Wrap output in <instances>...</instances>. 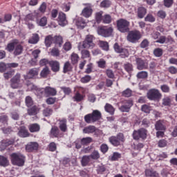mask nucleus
<instances>
[{
    "label": "nucleus",
    "mask_w": 177,
    "mask_h": 177,
    "mask_svg": "<svg viewBox=\"0 0 177 177\" xmlns=\"http://www.w3.org/2000/svg\"><path fill=\"white\" fill-rule=\"evenodd\" d=\"M138 70H147L149 68V64L146 61L142 59V58H136V59Z\"/></svg>",
    "instance_id": "nucleus-16"
},
{
    "label": "nucleus",
    "mask_w": 177,
    "mask_h": 177,
    "mask_svg": "<svg viewBox=\"0 0 177 177\" xmlns=\"http://www.w3.org/2000/svg\"><path fill=\"white\" fill-rule=\"evenodd\" d=\"M49 74H50V70L49 69V67L46 66L41 70L40 77L41 78H48Z\"/></svg>",
    "instance_id": "nucleus-33"
},
{
    "label": "nucleus",
    "mask_w": 177,
    "mask_h": 177,
    "mask_svg": "<svg viewBox=\"0 0 177 177\" xmlns=\"http://www.w3.org/2000/svg\"><path fill=\"white\" fill-rule=\"evenodd\" d=\"M141 111H142V113H145V114H150L151 107L150 105L145 104L141 106Z\"/></svg>",
    "instance_id": "nucleus-47"
},
{
    "label": "nucleus",
    "mask_w": 177,
    "mask_h": 177,
    "mask_svg": "<svg viewBox=\"0 0 177 177\" xmlns=\"http://www.w3.org/2000/svg\"><path fill=\"white\" fill-rule=\"evenodd\" d=\"M122 96H124V97H131V96H132V90L127 88L122 91Z\"/></svg>",
    "instance_id": "nucleus-60"
},
{
    "label": "nucleus",
    "mask_w": 177,
    "mask_h": 177,
    "mask_svg": "<svg viewBox=\"0 0 177 177\" xmlns=\"http://www.w3.org/2000/svg\"><path fill=\"white\" fill-rule=\"evenodd\" d=\"M21 76L20 73H17L11 80H10V86L13 89H17L21 86Z\"/></svg>",
    "instance_id": "nucleus-12"
},
{
    "label": "nucleus",
    "mask_w": 177,
    "mask_h": 177,
    "mask_svg": "<svg viewBox=\"0 0 177 177\" xmlns=\"http://www.w3.org/2000/svg\"><path fill=\"white\" fill-rule=\"evenodd\" d=\"M100 48H102L103 50L107 52L109 49V42L100 40L98 42Z\"/></svg>",
    "instance_id": "nucleus-39"
},
{
    "label": "nucleus",
    "mask_w": 177,
    "mask_h": 177,
    "mask_svg": "<svg viewBox=\"0 0 177 177\" xmlns=\"http://www.w3.org/2000/svg\"><path fill=\"white\" fill-rule=\"evenodd\" d=\"M84 92H85V89H84V88L82 87L79 88V91H77L75 93L74 96L73 97V102H76L77 103H80V102H82V100L85 99V95L82 94V93H84Z\"/></svg>",
    "instance_id": "nucleus-14"
},
{
    "label": "nucleus",
    "mask_w": 177,
    "mask_h": 177,
    "mask_svg": "<svg viewBox=\"0 0 177 177\" xmlns=\"http://www.w3.org/2000/svg\"><path fill=\"white\" fill-rule=\"evenodd\" d=\"M97 174L102 175L103 174V172H106V167H104V165H98L97 167Z\"/></svg>",
    "instance_id": "nucleus-61"
},
{
    "label": "nucleus",
    "mask_w": 177,
    "mask_h": 177,
    "mask_svg": "<svg viewBox=\"0 0 177 177\" xmlns=\"http://www.w3.org/2000/svg\"><path fill=\"white\" fill-rule=\"evenodd\" d=\"M73 70V66H71V64L70 62H65L64 67H63V73L66 74V73H68Z\"/></svg>",
    "instance_id": "nucleus-40"
},
{
    "label": "nucleus",
    "mask_w": 177,
    "mask_h": 177,
    "mask_svg": "<svg viewBox=\"0 0 177 177\" xmlns=\"http://www.w3.org/2000/svg\"><path fill=\"white\" fill-rule=\"evenodd\" d=\"M25 103L26 106H27L28 107H31L34 106V100H32V97H31V96L30 95L26 97Z\"/></svg>",
    "instance_id": "nucleus-49"
},
{
    "label": "nucleus",
    "mask_w": 177,
    "mask_h": 177,
    "mask_svg": "<svg viewBox=\"0 0 177 177\" xmlns=\"http://www.w3.org/2000/svg\"><path fill=\"white\" fill-rule=\"evenodd\" d=\"M149 100H153L154 102H159V100L162 97V94L157 88H152L149 90L147 94Z\"/></svg>",
    "instance_id": "nucleus-8"
},
{
    "label": "nucleus",
    "mask_w": 177,
    "mask_h": 177,
    "mask_svg": "<svg viewBox=\"0 0 177 177\" xmlns=\"http://www.w3.org/2000/svg\"><path fill=\"white\" fill-rule=\"evenodd\" d=\"M15 144V139H6L1 141L2 147H8V146H12V145Z\"/></svg>",
    "instance_id": "nucleus-32"
},
{
    "label": "nucleus",
    "mask_w": 177,
    "mask_h": 177,
    "mask_svg": "<svg viewBox=\"0 0 177 177\" xmlns=\"http://www.w3.org/2000/svg\"><path fill=\"white\" fill-rule=\"evenodd\" d=\"M82 167H86L91 162V156H84L82 158Z\"/></svg>",
    "instance_id": "nucleus-43"
},
{
    "label": "nucleus",
    "mask_w": 177,
    "mask_h": 177,
    "mask_svg": "<svg viewBox=\"0 0 177 177\" xmlns=\"http://www.w3.org/2000/svg\"><path fill=\"white\" fill-rule=\"evenodd\" d=\"M100 8H110L111 6V1L110 0H104L100 4Z\"/></svg>",
    "instance_id": "nucleus-55"
},
{
    "label": "nucleus",
    "mask_w": 177,
    "mask_h": 177,
    "mask_svg": "<svg viewBox=\"0 0 177 177\" xmlns=\"http://www.w3.org/2000/svg\"><path fill=\"white\" fill-rule=\"evenodd\" d=\"M124 70L129 73H132L133 71V65H132V64L131 63L124 64Z\"/></svg>",
    "instance_id": "nucleus-58"
},
{
    "label": "nucleus",
    "mask_w": 177,
    "mask_h": 177,
    "mask_svg": "<svg viewBox=\"0 0 177 177\" xmlns=\"http://www.w3.org/2000/svg\"><path fill=\"white\" fill-rule=\"evenodd\" d=\"M121 157V153L118 152H113L112 156L109 157V160L110 161H118Z\"/></svg>",
    "instance_id": "nucleus-45"
},
{
    "label": "nucleus",
    "mask_w": 177,
    "mask_h": 177,
    "mask_svg": "<svg viewBox=\"0 0 177 177\" xmlns=\"http://www.w3.org/2000/svg\"><path fill=\"white\" fill-rule=\"evenodd\" d=\"M39 41V35L37 33L33 34L31 38L29 39L28 40L29 44H38Z\"/></svg>",
    "instance_id": "nucleus-37"
},
{
    "label": "nucleus",
    "mask_w": 177,
    "mask_h": 177,
    "mask_svg": "<svg viewBox=\"0 0 177 177\" xmlns=\"http://www.w3.org/2000/svg\"><path fill=\"white\" fill-rule=\"evenodd\" d=\"M130 26L131 22H129L128 20L125 19L121 18L116 21V27L118 31L123 34L129 32V30H131L129 28Z\"/></svg>",
    "instance_id": "nucleus-4"
},
{
    "label": "nucleus",
    "mask_w": 177,
    "mask_h": 177,
    "mask_svg": "<svg viewBox=\"0 0 177 177\" xmlns=\"http://www.w3.org/2000/svg\"><path fill=\"white\" fill-rule=\"evenodd\" d=\"M145 176L147 177H160V175L157 171H154L153 169H147L145 171Z\"/></svg>",
    "instance_id": "nucleus-29"
},
{
    "label": "nucleus",
    "mask_w": 177,
    "mask_h": 177,
    "mask_svg": "<svg viewBox=\"0 0 177 177\" xmlns=\"http://www.w3.org/2000/svg\"><path fill=\"white\" fill-rule=\"evenodd\" d=\"M51 138H59L60 136V129L57 126H54L51 128L50 131Z\"/></svg>",
    "instance_id": "nucleus-27"
},
{
    "label": "nucleus",
    "mask_w": 177,
    "mask_h": 177,
    "mask_svg": "<svg viewBox=\"0 0 177 177\" xmlns=\"http://www.w3.org/2000/svg\"><path fill=\"white\" fill-rule=\"evenodd\" d=\"M132 106H133V101L132 100H124L122 101V105L120 106L119 110L122 113H129Z\"/></svg>",
    "instance_id": "nucleus-9"
},
{
    "label": "nucleus",
    "mask_w": 177,
    "mask_h": 177,
    "mask_svg": "<svg viewBox=\"0 0 177 177\" xmlns=\"http://www.w3.org/2000/svg\"><path fill=\"white\" fill-rule=\"evenodd\" d=\"M133 139L134 140H146L147 138V130L146 129H139L134 130L132 133Z\"/></svg>",
    "instance_id": "nucleus-7"
},
{
    "label": "nucleus",
    "mask_w": 177,
    "mask_h": 177,
    "mask_svg": "<svg viewBox=\"0 0 177 177\" xmlns=\"http://www.w3.org/2000/svg\"><path fill=\"white\" fill-rule=\"evenodd\" d=\"M19 44V40L15 39L12 41L8 43L7 44V46L6 47V50H8V52H10V53H12L13 50H15V48H16V45Z\"/></svg>",
    "instance_id": "nucleus-26"
},
{
    "label": "nucleus",
    "mask_w": 177,
    "mask_h": 177,
    "mask_svg": "<svg viewBox=\"0 0 177 177\" xmlns=\"http://www.w3.org/2000/svg\"><path fill=\"white\" fill-rule=\"evenodd\" d=\"M112 21L113 19L110 15L106 14L102 17V23H104V24H110Z\"/></svg>",
    "instance_id": "nucleus-48"
},
{
    "label": "nucleus",
    "mask_w": 177,
    "mask_h": 177,
    "mask_svg": "<svg viewBox=\"0 0 177 177\" xmlns=\"http://www.w3.org/2000/svg\"><path fill=\"white\" fill-rule=\"evenodd\" d=\"M99 68H106V61L103 59H100L97 62Z\"/></svg>",
    "instance_id": "nucleus-64"
},
{
    "label": "nucleus",
    "mask_w": 177,
    "mask_h": 177,
    "mask_svg": "<svg viewBox=\"0 0 177 177\" xmlns=\"http://www.w3.org/2000/svg\"><path fill=\"white\" fill-rule=\"evenodd\" d=\"M136 77L138 80H146L149 77V73L147 71H140L137 73Z\"/></svg>",
    "instance_id": "nucleus-44"
},
{
    "label": "nucleus",
    "mask_w": 177,
    "mask_h": 177,
    "mask_svg": "<svg viewBox=\"0 0 177 177\" xmlns=\"http://www.w3.org/2000/svg\"><path fill=\"white\" fill-rule=\"evenodd\" d=\"M14 74H15V70H11L6 73H4L3 77L6 80H9V78H12V76H13Z\"/></svg>",
    "instance_id": "nucleus-62"
},
{
    "label": "nucleus",
    "mask_w": 177,
    "mask_h": 177,
    "mask_svg": "<svg viewBox=\"0 0 177 177\" xmlns=\"http://www.w3.org/2000/svg\"><path fill=\"white\" fill-rule=\"evenodd\" d=\"M23 46L21 44H17L15 46V48L14 49V55L15 56H19V55H21L23 53Z\"/></svg>",
    "instance_id": "nucleus-35"
},
{
    "label": "nucleus",
    "mask_w": 177,
    "mask_h": 177,
    "mask_svg": "<svg viewBox=\"0 0 177 177\" xmlns=\"http://www.w3.org/2000/svg\"><path fill=\"white\" fill-rule=\"evenodd\" d=\"M102 119V112L99 110H93L91 113L84 116V121L86 124H93Z\"/></svg>",
    "instance_id": "nucleus-3"
},
{
    "label": "nucleus",
    "mask_w": 177,
    "mask_h": 177,
    "mask_svg": "<svg viewBox=\"0 0 177 177\" xmlns=\"http://www.w3.org/2000/svg\"><path fill=\"white\" fill-rule=\"evenodd\" d=\"M50 67L53 73H59L60 71V62L58 61H50Z\"/></svg>",
    "instance_id": "nucleus-20"
},
{
    "label": "nucleus",
    "mask_w": 177,
    "mask_h": 177,
    "mask_svg": "<svg viewBox=\"0 0 177 177\" xmlns=\"http://www.w3.org/2000/svg\"><path fill=\"white\" fill-rule=\"evenodd\" d=\"M81 143L83 146H88L90 143H92V138L86 137L81 139Z\"/></svg>",
    "instance_id": "nucleus-53"
},
{
    "label": "nucleus",
    "mask_w": 177,
    "mask_h": 177,
    "mask_svg": "<svg viewBox=\"0 0 177 177\" xmlns=\"http://www.w3.org/2000/svg\"><path fill=\"white\" fill-rule=\"evenodd\" d=\"M59 122V129L61 132L66 133L68 131L67 128V119L63 118L58 120Z\"/></svg>",
    "instance_id": "nucleus-17"
},
{
    "label": "nucleus",
    "mask_w": 177,
    "mask_h": 177,
    "mask_svg": "<svg viewBox=\"0 0 177 177\" xmlns=\"http://www.w3.org/2000/svg\"><path fill=\"white\" fill-rule=\"evenodd\" d=\"M113 31H114V29L113 27H101L98 29V34L99 35H102V37H104L105 38H107L109 37H111L113 35Z\"/></svg>",
    "instance_id": "nucleus-11"
},
{
    "label": "nucleus",
    "mask_w": 177,
    "mask_h": 177,
    "mask_svg": "<svg viewBox=\"0 0 177 177\" xmlns=\"http://www.w3.org/2000/svg\"><path fill=\"white\" fill-rule=\"evenodd\" d=\"M96 132V127L93 125H90L88 127H86L83 129V133H93Z\"/></svg>",
    "instance_id": "nucleus-31"
},
{
    "label": "nucleus",
    "mask_w": 177,
    "mask_h": 177,
    "mask_svg": "<svg viewBox=\"0 0 177 177\" xmlns=\"http://www.w3.org/2000/svg\"><path fill=\"white\" fill-rule=\"evenodd\" d=\"M145 21H148V23H154V21H156V17L153 14H147L145 17Z\"/></svg>",
    "instance_id": "nucleus-54"
},
{
    "label": "nucleus",
    "mask_w": 177,
    "mask_h": 177,
    "mask_svg": "<svg viewBox=\"0 0 177 177\" xmlns=\"http://www.w3.org/2000/svg\"><path fill=\"white\" fill-rule=\"evenodd\" d=\"M11 163L17 167H24L26 163V156L21 153H12L10 155Z\"/></svg>",
    "instance_id": "nucleus-1"
},
{
    "label": "nucleus",
    "mask_w": 177,
    "mask_h": 177,
    "mask_svg": "<svg viewBox=\"0 0 177 177\" xmlns=\"http://www.w3.org/2000/svg\"><path fill=\"white\" fill-rule=\"evenodd\" d=\"M90 158L92 160H99L100 158V153L97 150H94L90 155Z\"/></svg>",
    "instance_id": "nucleus-57"
},
{
    "label": "nucleus",
    "mask_w": 177,
    "mask_h": 177,
    "mask_svg": "<svg viewBox=\"0 0 177 177\" xmlns=\"http://www.w3.org/2000/svg\"><path fill=\"white\" fill-rule=\"evenodd\" d=\"M28 130L31 133H35L41 131V126L38 123H32L29 124Z\"/></svg>",
    "instance_id": "nucleus-22"
},
{
    "label": "nucleus",
    "mask_w": 177,
    "mask_h": 177,
    "mask_svg": "<svg viewBox=\"0 0 177 177\" xmlns=\"http://www.w3.org/2000/svg\"><path fill=\"white\" fill-rule=\"evenodd\" d=\"M9 165V160L7 157L3 156H0V167H8Z\"/></svg>",
    "instance_id": "nucleus-34"
},
{
    "label": "nucleus",
    "mask_w": 177,
    "mask_h": 177,
    "mask_svg": "<svg viewBox=\"0 0 177 177\" xmlns=\"http://www.w3.org/2000/svg\"><path fill=\"white\" fill-rule=\"evenodd\" d=\"M119 53H120L119 56L121 59H125L129 57V51L127 48H123Z\"/></svg>",
    "instance_id": "nucleus-51"
},
{
    "label": "nucleus",
    "mask_w": 177,
    "mask_h": 177,
    "mask_svg": "<svg viewBox=\"0 0 177 177\" xmlns=\"http://www.w3.org/2000/svg\"><path fill=\"white\" fill-rule=\"evenodd\" d=\"M104 109H105V111H106V113H109L111 115H113L115 111V109H114V106H113V105L110 104H106Z\"/></svg>",
    "instance_id": "nucleus-38"
},
{
    "label": "nucleus",
    "mask_w": 177,
    "mask_h": 177,
    "mask_svg": "<svg viewBox=\"0 0 177 177\" xmlns=\"http://www.w3.org/2000/svg\"><path fill=\"white\" fill-rule=\"evenodd\" d=\"M18 135L20 138H28L30 136V133L26 127L22 126L19 127Z\"/></svg>",
    "instance_id": "nucleus-23"
},
{
    "label": "nucleus",
    "mask_w": 177,
    "mask_h": 177,
    "mask_svg": "<svg viewBox=\"0 0 177 177\" xmlns=\"http://www.w3.org/2000/svg\"><path fill=\"white\" fill-rule=\"evenodd\" d=\"M127 32V40L131 44H136L142 38V32L138 30H129Z\"/></svg>",
    "instance_id": "nucleus-6"
},
{
    "label": "nucleus",
    "mask_w": 177,
    "mask_h": 177,
    "mask_svg": "<svg viewBox=\"0 0 177 177\" xmlns=\"http://www.w3.org/2000/svg\"><path fill=\"white\" fill-rule=\"evenodd\" d=\"M53 44L58 45V46H62L63 45V37L62 36H55L53 37Z\"/></svg>",
    "instance_id": "nucleus-42"
},
{
    "label": "nucleus",
    "mask_w": 177,
    "mask_h": 177,
    "mask_svg": "<svg viewBox=\"0 0 177 177\" xmlns=\"http://www.w3.org/2000/svg\"><path fill=\"white\" fill-rule=\"evenodd\" d=\"M53 44V37L48 35L45 38V45L47 48L50 47V45Z\"/></svg>",
    "instance_id": "nucleus-50"
},
{
    "label": "nucleus",
    "mask_w": 177,
    "mask_h": 177,
    "mask_svg": "<svg viewBox=\"0 0 177 177\" xmlns=\"http://www.w3.org/2000/svg\"><path fill=\"white\" fill-rule=\"evenodd\" d=\"M28 115H37L38 114V107L33 106L32 108L28 109Z\"/></svg>",
    "instance_id": "nucleus-46"
},
{
    "label": "nucleus",
    "mask_w": 177,
    "mask_h": 177,
    "mask_svg": "<svg viewBox=\"0 0 177 177\" xmlns=\"http://www.w3.org/2000/svg\"><path fill=\"white\" fill-rule=\"evenodd\" d=\"M82 59H88L91 57V52L86 49H84L81 51Z\"/></svg>",
    "instance_id": "nucleus-59"
},
{
    "label": "nucleus",
    "mask_w": 177,
    "mask_h": 177,
    "mask_svg": "<svg viewBox=\"0 0 177 177\" xmlns=\"http://www.w3.org/2000/svg\"><path fill=\"white\" fill-rule=\"evenodd\" d=\"M109 142L113 147L123 146L125 143V136L122 133H118L116 136L109 137Z\"/></svg>",
    "instance_id": "nucleus-2"
},
{
    "label": "nucleus",
    "mask_w": 177,
    "mask_h": 177,
    "mask_svg": "<svg viewBox=\"0 0 177 177\" xmlns=\"http://www.w3.org/2000/svg\"><path fill=\"white\" fill-rule=\"evenodd\" d=\"M71 60L72 62V64H77V63H78V60H80V56H78V54L73 53L71 54Z\"/></svg>",
    "instance_id": "nucleus-52"
},
{
    "label": "nucleus",
    "mask_w": 177,
    "mask_h": 177,
    "mask_svg": "<svg viewBox=\"0 0 177 177\" xmlns=\"http://www.w3.org/2000/svg\"><path fill=\"white\" fill-rule=\"evenodd\" d=\"M39 149V144L37 142H30L26 145V151L28 153H37Z\"/></svg>",
    "instance_id": "nucleus-15"
},
{
    "label": "nucleus",
    "mask_w": 177,
    "mask_h": 177,
    "mask_svg": "<svg viewBox=\"0 0 177 177\" xmlns=\"http://www.w3.org/2000/svg\"><path fill=\"white\" fill-rule=\"evenodd\" d=\"M37 93L38 96L42 97V96H46V97H48V96H56L57 95V91L55 88H52L50 86H46L42 88H38L37 90Z\"/></svg>",
    "instance_id": "nucleus-5"
},
{
    "label": "nucleus",
    "mask_w": 177,
    "mask_h": 177,
    "mask_svg": "<svg viewBox=\"0 0 177 177\" xmlns=\"http://www.w3.org/2000/svg\"><path fill=\"white\" fill-rule=\"evenodd\" d=\"M37 23L40 27H45L46 24H48V19H46V17H44L40 19V20L37 21Z\"/></svg>",
    "instance_id": "nucleus-56"
},
{
    "label": "nucleus",
    "mask_w": 177,
    "mask_h": 177,
    "mask_svg": "<svg viewBox=\"0 0 177 177\" xmlns=\"http://www.w3.org/2000/svg\"><path fill=\"white\" fill-rule=\"evenodd\" d=\"M136 13L138 19H143L147 13V9L142 6L138 7Z\"/></svg>",
    "instance_id": "nucleus-24"
},
{
    "label": "nucleus",
    "mask_w": 177,
    "mask_h": 177,
    "mask_svg": "<svg viewBox=\"0 0 177 177\" xmlns=\"http://www.w3.org/2000/svg\"><path fill=\"white\" fill-rule=\"evenodd\" d=\"M48 147L49 151H56V149H57V146L56 145V143H55V142H50L48 145Z\"/></svg>",
    "instance_id": "nucleus-63"
},
{
    "label": "nucleus",
    "mask_w": 177,
    "mask_h": 177,
    "mask_svg": "<svg viewBox=\"0 0 177 177\" xmlns=\"http://www.w3.org/2000/svg\"><path fill=\"white\" fill-rule=\"evenodd\" d=\"M93 36L91 35H86L84 41L82 43V46L84 49H93L95 48V43H93Z\"/></svg>",
    "instance_id": "nucleus-10"
},
{
    "label": "nucleus",
    "mask_w": 177,
    "mask_h": 177,
    "mask_svg": "<svg viewBox=\"0 0 177 177\" xmlns=\"http://www.w3.org/2000/svg\"><path fill=\"white\" fill-rule=\"evenodd\" d=\"M174 41V39L171 37V36H168L167 37L165 36H160L158 40H156L157 44H166Z\"/></svg>",
    "instance_id": "nucleus-30"
},
{
    "label": "nucleus",
    "mask_w": 177,
    "mask_h": 177,
    "mask_svg": "<svg viewBox=\"0 0 177 177\" xmlns=\"http://www.w3.org/2000/svg\"><path fill=\"white\" fill-rule=\"evenodd\" d=\"M155 129L156 131H165L167 127L164 124V120H158L155 124Z\"/></svg>",
    "instance_id": "nucleus-28"
},
{
    "label": "nucleus",
    "mask_w": 177,
    "mask_h": 177,
    "mask_svg": "<svg viewBox=\"0 0 177 177\" xmlns=\"http://www.w3.org/2000/svg\"><path fill=\"white\" fill-rule=\"evenodd\" d=\"M84 6L86 7L82 10L81 16H83V17H86V19H89V17L92 16V13H93V9H92V4L84 3Z\"/></svg>",
    "instance_id": "nucleus-13"
},
{
    "label": "nucleus",
    "mask_w": 177,
    "mask_h": 177,
    "mask_svg": "<svg viewBox=\"0 0 177 177\" xmlns=\"http://www.w3.org/2000/svg\"><path fill=\"white\" fill-rule=\"evenodd\" d=\"M76 26L78 28H84L85 26H86V23L85 22V19H84V18H79L76 21Z\"/></svg>",
    "instance_id": "nucleus-41"
},
{
    "label": "nucleus",
    "mask_w": 177,
    "mask_h": 177,
    "mask_svg": "<svg viewBox=\"0 0 177 177\" xmlns=\"http://www.w3.org/2000/svg\"><path fill=\"white\" fill-rule=\"evenodd\" d=\"M40 53H41V50L39 49L34 50L32 52V55L34 57V59H32L30 61V64H32V66H37V62H38L37 59H38Z\"/></svg>",
    "instance_id": "nucleus-21"
},
{
    "label": "nucleus",
    "mask_w": 177,
    "mask_h": 177,
    "mask_svg": "<svg viewBox=\"0 0 177 177\" xmlns=\"http://www.w3.org/2000/svg\"><path fill=\"white\" fill-rule=\"evenodd\" d=\"M58 24L59 26H66L67 24V18L66 17V15L63 12H60L58 15L57 18Z\"/></svg>",
    "instance_id": "nucleus-19"
},
{
    "label": "nucleus",
    "mask_w": 177,
    "mask_h": 177,
    "mask_svg": "<svg viewBox=\"0 0 177 177\" xmlns=\"http://www.w3.org/2000/svg\"><path fill=\"white\" fill-rule=\"evenodd\" d=\"M38 74H39V69L37 68H32L29 70L27 73V77L29 79L35 78V77H38Z\"/></svg>",
    "instance_id": "nucleus-25"
},
{
    "label": "nucleus",
    "mask_w": 177,
    "mask_h": 177,
    "mask_svg": "<svg viewBox=\"0 0 177 177\" xmlns=\"http://www.w3.org/2000/svg\"><path fill=\"white\" fill-rule=\"evenodd\" d=\"M162 106H167L168 107H171L172 104V100H171V97L169 96L165 97L162 100Z\"/></svg>",
    "instance_id": "nucleus-36"
},
{
    "label": "nucleus",
    "mask_w": 177,
    "mask_h": 177,
    "mask_svg": "<svg viewBox=\"0 0 177 177\" xmlns=\"http://www.w3.org/2000/svg\"><path fill=\"white\" fill-rule=\"evenodd\" d=\"M38 15H39L38 12L34 11V12H32L26 15L24 20V21H26V23H28V21H34L35 19H38Z\"/></svg>",
    "instance_id": "nucleus-18"
}]
</instances>
